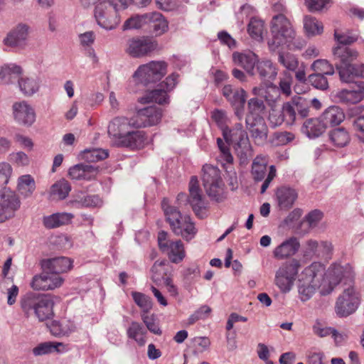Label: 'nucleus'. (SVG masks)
<instances>
[{"instance_id":"f257e3e1","label":"nucleus","mask_w":364,"mask_h":364,"mask_svg":"<svg viewBox=\"0 0 364 364\" xmlns=\"http://www.w3.org/2000/svg\"><path fill=\"white\" fill-rule=\"evenodd\" d=\"M271 36L268 44L272 50L282 46H286L289 50L298 48L294 42L296 32L290 21L282 14L273 16L271 21Z\"/></svg>"},{"instance_id":"f03ea898","label":"nucleus","mask_w":364,"mask_h":364,"mask_svg":"<svg viewBox=\"0 0 364 364\" xmlns=\"http://www.w3.org/2000/svg\"><path fill=\"white\" fill-rule=\"evenodd\" d=\"M20 304L27 316L33 314L40 321L50 319L53 316L54 301L48 294L28 292L21 298Z\"/></svg>"},{"instance_id":"7ed1b4c3","label":"nucleus","mask_w":364,"mask_h":364,"mask_svg":"<svg viewBox=\"0 0 364 364\" xmlns=\"http://www.w3.org/2000/svg\"><path fill=\"white\" fill-rule=\"evenodd\" d=\"M161 206L173 232L176 235L181 236L186 241L192 240L197 230L190 216L182 215L177 208L168 204L166 198L162 200Z\"/></svg>"},{"instance_id":"20e7f679","label":"nucleus","mask_w":364,"mask_h":364,"mask_svg":"<svg viewBox=\"0 0 364 364\" xmlns=\"http://www.w3.org/2000/svg\"><path fill=\"white\" fill-rule=\"evenodd\" d=\"M323 275L324 268L320 263H312L304 269L298 286L299 298L302 301L311 298L320 287Z\"/></svg>"},{"instance_id":"39448f33","label":"nucleus","mask_w":364,"mask_h":364,"mask_svg":"<svg viewBox=\"0 0 364 364\" xmlns=\"http://www.w3.org/2000/svg\"><path fill=\"white\" fill-rule=\"evenodd\" d=\"M167 73V63L164 61H151L140 65L133 77L145 85L159 81Z\"/></svg>"},{"instance_id":"423d86ee","label":"nucleus","mask_w":364,"mask_h":364,"mask_svg":"<svg viewBox=\"0 0 364 364\" xmlns=\"http://www.w3.org/2000/svg\"><path fill=\"white\" fill-rule=\"evenodd\" d=\"M299 267V261L292 259L290 262L280 267L276 272L274 284L281 292L287 294L291 291Z\"/></svg>"},{"instance_id":"0eeeda50","label":"nucleus","mask_w":364,"mask_h":364,"mask_svg":"<svg viewBox=\"0 0 364 364\" xmlns=\"http://www.w3.org/2000/svg\"><path fill=\"white\" fill-rule=\"evenodd\" d=\"M94 16L97 24L106 30L114 29L120 22L114 6L108 1H102L96 5Z\"/></svg>"},{"instance_id":"6e6552de","label":"nucleus","mask_w":364,"mask_h":364,"mask_svg":"<svg viewBox=\"0 0 364 364\" xmlns=\"http://www.w3.org/2000/svg\"><path fill=\"white\" fill-rule=\"evenodd\" d=\"M202 180L209 197L219 200L223 192L219 169L213 166L205 164L202 168Z\"/></svg>"},{"instance_id":"1a4fd4ad","label":"nucleus","mask_w":364,"mask_h":364,"mask_svg":"<svg viewBox=\"0 0 364 364\" xmlns=\"http://www.w3.org/2000/svg\"><path fill=\"white\" fill-rule=\"evenodd\" d=\"M139 126L135 118L125 117H116L112 119L108 125V135L114 146L118 145V141L122 140L132 129Z\"/></svg>"},{"instance_id":"9d476101","label":"nucleus","mask_w":364,"mask_h":364,"mask_svg":"<svg viewBox=\"0 0 364 364\" xmlns=\"http://www.w3.org/2000/svg\"><path fill=\"white\" fill-rule=\"evenodd\" d=\"M178 75L172 73L168 75L164 81L159 85V87L148 92L146 95L141 98L144 102H156L159 105L168 104L169 97L168 92L173 90L178 82Z\"/></svg>"},{"instance_id":"9b49d317","label":"nucleus","mask_w":364,"mask_h":364,"mask_svg":"<svg viewBox=\"0 0 364 364\" xmlns=\"http://www.w3.org/2000/svg\"><path fill=\"white\" fill-rule=\"evenodd\" d=\"M0 223L13 219L21 207L18 196L9 189L0 191Z\"/></svg>"},{"instance_id":"f8f14e48","label":"nucleus","mask_w":364,"mask_h":364,"mask_svg":"<svg viewBox=\"0 0 364 364\" xmlns=\"http://www.w3.org/2000/svg\"><path fill=\"white\" fill-rule=\"evenodd\" d=\"M359 304L360 299L358 293L353 287H348L338 298L335 311L339 317H347L357 310Z\"/></svg>"},{"instance_id":"ddd939ff","label":"nucleus","mask_w":364,"mask_h":364,"mask_svg":"<svg viewBox=\"0 0 364 364\" xmlns=\"http://www.w3.org/2000/svg\"><path fill=\"white\" fill-rule=\"evenodd\" d=\"M223 95L234 109L235 115L241 120L244 115L245 105L247 100V92L242 88L226 85L222 90Z\"/></svg>"},{"instance_id":"4468645a","label":"nucleus","mask_w":364,"mask_h":364,"mask_svg":"<svg viewBox=\"0 0 364 364\" xmlns=\"http://www.w3.org/2000/svg\"><path fill=\"white\" fill-rule=\"evenodd\" d=\"M158 243L160 250L168 255L172 262L178 263L184 258L185 252L182 242L168 240L166 232L162 230L159 232Z\"/></svg>"},{"instance_id":"2eb2a0df","label":"nucleus","mask_w":364,"mask_h":364,"mask_svg":"<svg viewBox=\"0 0 364 364\" xmlns=\"http://www.w3.org/2000/svg\"><path fill=\"white\" fill-rule=\"evenodd\" d=\"M282 111L287 125H291L296 120L297 116L301 118L309 115V106L306 100L298 97L285 102L282 105Z\"/></svg>"},{"instance_id":"dca6fc26","label":"nucleus","mask_w":364,"mask_h":364,"mask_svg":"<svg viewBox=\"0 0 364 364\" xmlns=\"http://www.w3.org/2000/svg\"><path fill=\"white\" fill-rule=\"evenodd\" d=\"M335 67L339 77H346V68L352 63L358 56V52L353 48L344 46H338L333 49Z\"/></svg>"},{"instance_id":"f3484780","label":"nucleus","mask_w":364,"mask_h":364,"mask_svg":"<svg viewBox=\"0 0 364 364\" xmlns=\"http://www.w3.org/2000/svg\"><path fill=\"white\" fill-rule=\"evenodd\" d=\"M63 282L64 279L60 275L43 270L40 274L33 277L31 286L34 290L48 291L60 287Z\"/></svg>"},{"instance_id":"a211bd4d","label":"nucleus","mask_w":364,"mask_h":364,"mask_svg":"<svg viewBox=\"0 0 364 364\" xmlns=\"http://www.w3.org/2000/svg\"><path fill=\"white\" fill-rule=\"evenodd\" d=\"M334 97L338 102L346 105L360 102L364 99V81L350 84L348 88L338 91Z\"/></svg>"},{"instance_id":"6ab92c4d","label":"nucleus","mask_w":364,"mask_h":364,"mask_svg":"<svg viewBox=\"0 0 364 364\" xmlns=\"http://www.w3.org/2000/svg\"><path fill=\"white\" fill-rule=\"evenodd\" d=\"M234 134L233 139H229L227 132L224 131V138L226 142L235 144V150L237 156L240 159V163L245 164L252 156V149L248 136L247 132H242V137L237 139V133H234Z\"/></svg>"},{"instance_id":"aec40b11","label":"nucleus","mask_w":364,"mask_h":364,"mask_svg":"<svg viewBox=\"0 0 364 364\" xmlns=\"http://www.w3.org/2000/svg\"><path fill=\"white\" fill-rule=\"evenodd\" d=\"M157 47L156 41L147 38H132L128 42L127 52L135 58L149 54Z\"/></svg>"},{"instance_id":"412c9836","label":"nucleus","mask_w":364,"mask_h":364,"mask_svg":"<svg viewBox=\"0 0 364 364\" xmlns=\"http://www.w3.org/2000/svg\"><path fill=\"white\" fill-rule=\"evenodd\" d=\"M162 117L161 108L150 106L141 109L137 112L135 120L138 122V127H151L160 122Z\"/></svg>"},{"instance_id":"4be33fe9","label":"nucleus","mask_w":364,"mask_h":364,"mask_svg":"<svg viewBox=\"0 0 364 364\" xmlns=\"http://www.w3.org/2000/svg\"><path fill=\"white\" fill-rule=\"evenodd\" d=\"M247 129L257 144H263L267 138L268 128L264 117L245 119Z\"/></svg>"},{"instance_id":"5701e85b","label":"nucleus","mask_w":364,"mask_h":364,"mask_svg":"<svg viewBox=\"0 0 364 364\" xmlns=\"http://www.w3.org/2000/svg\"><path fill=\"white\" fill-rule=\"evenodd\" d=\"M188 191V203L191 205L195 213L197 215H199L200 213L203 210L205 209L206 203L201 194V190L199 187V182L197 176H193L191 178Z\"/></svg>"},{"instance_id":"b1692460","label":"nucleus","mask_w":364,"mask_h":364,"mask_svg":"<svg viewBox=\"0 0 364 364\" xmlns=\"http://www.w3.org/2000/svg\"><path fill=\"white\" fill-rule=\"evenodd\" d=\"M30 27L26 23H19L4 38V44L10 47L21 48L26 45Z\"/></svg>"},{"instance_id":"393cba45","label":"nucleus","mask_w":364,"mask_h":364,"mask_svg":"<svg viewBox=\"0 0 364 364\" xmlns=\"http://www.w3.org/2000/svg\"><path fill=\"white\" fill-rule=\"evenodd\" d=\"M41 265L43 270L50 271L60 275V274L70 270L72 268L73 262L68 257H57L42 259Z\"/></svg>"},{"instance_id":"a878e982","label":"nucleus","mask_w":364,"mask_h":364,"mask_svg":"<svg viewBox=\"0 0 364 364\" xmlns=\"http://www.w3.org/2000/svg\"><path fill=\"white\" fill-rule=\"evenodd\" d=\"M14 116L20 124L31 126L36 121L34 109L27 102H16L13 105Z\"/></svg>"},{"instance_id":"bb28decb","label":"nucleus","mask_w":364,"mask_h":364,"mask_svg":"<svg viewBox=\"0 0 364 364\" xmlns=\"http://www.w3.org/2000/svg\"><path fill=\"white\" fill-rule=\"evenodd\" d=\"M297 198L298 192L293 188L283 186L277 189L276 199L280 210H289L292 208Z\"/></svg>"},{"instance_id":"cd10ccee","label":"nucleus","mask_w":364,"mask_h":364,"mask_svg":"<svg viewBox=\"0 0 364 364\" xmlns=\"http://www.w3.org/2000/svg\"><path fill=\"white\" fill-rule=\"evenodd\" d=\"M102 203V201L98 196L90 195L82 191L73 194L68 202V204L75 208L98 207Z\"/></svg>"},{"instance_id":"c85d7f7f","label":"nucleus","mask_w":364,"mask_h":364,"mask_svg":"<svg viewBox=\"0 0 364 364\" xmlns=\"http://www.w3.org/2000/svg\"><path fill=\"white\" fill-rule=\"evenodd\" d=\"M300 247V242L295 237H291L279 246H277L274 252V257L278 259H284L294 255Z\"/></svg>"},{"instance_id":"c756f323","label":"nucleus","mask_w":364,"mask_h":364,"mask_svg":"<svg viewBox=\"0 0 364 364\" xmlns=\"http://www.w3.org/2000/svg\"><path fill=\"white\" fill-rule=\"evenodd\" d=\"M98 173L97 167L85 164H78L70 168L68 174L74 180L90 181L94 179Z\"/></svg>"},{"instance_id":"7c9ffc66","label":"nucleus","mask_w":364,"mask_h":364,"mask_svg":"<svg viewBox=\"0 0 364 364\" xmlns=\"http://www.w3.org/2000/svg\"><path fill=\"white\" fill-rule=\"evenodd\" d=\"M232 60L235 64L243 68L251 75H255V68L258 60L257 55L252 51L234 53Z\"/></svg>"},{"instance_id":"2f4dec72","label":"nucleus","mask_w":364,"mask_h":364,"mask_svg":"<svg viewBox=\"0 0 364 364\" xmlns=\"http://www.w3.org/2000/svg\"><path fill=\"white\" fill-rule=\"evenodd\" d=\"M147 144V138L143 131L132 129L129 134L121 141H118L117 147H128L131 149H141Z\"/></svg>"},{"instance_id":"473e14b6","label":"nucleus","mask_w":364,"mask_h":364,"mask_svg":"<svg viewBox=\"0 0 364 364\" xmlns=\"http://www.w3.org/2000/svg\"><path fill=\"white\" fill-rule=\"evenodd\" d=\"M255 68L260 79L268 81V83L274 80L277 76V65L269 59H258Z\"/></svg>"},{"instance_id":"72a5a7b5","label":"nucleus","mask_w":364,"mask_h":364,"mask_svg":"<svg viewBox=\"0 0 364 364\" xmlns=\"http://www.w3.org/2000/svg\"><path fill=\"white\" fill-rule=\"evenodd\" d=\"M328 275L330 277V284L335 286L343 279L351 281L354 277V272L349 264L344 266L335 264L329 269Z\"/></svg>"},{"instance_id":"f704fd0d","label":"nucleus","mask_w":364,"mask_h":364,"mask_svg":"<svg viewBox=\"0 0 364 364\" xmlns=\"http://www.w3.org/2000/svg\"><path fill=\"white\" fill-rule=\"evenodd\" d=\"M326 129L321 116L317 118L306 119L301 127L302 132L309 139H315L321 136Z\"/></svg>"},{"instance_id":"c9c22d12","label":"nucleus","mask_w":364,"mask_h":364,"mask_svg":"<svg viewBox=\"0 0 364 364\" xmlns=\"http://www.w3.org/2000/svg\"><path fill=\"white\" fill-rule=\"evenodd\" d=\"M293 82V77L291 74L288 71H283L281 73V76L279 77V86L274 84L272 82H269L267 83V87L272 89L274 91L279 92V94H282L285 97H289L291 92V85ZM279 95H277V97H279Z\"/></svg>"},{"instance_id":"e433bc0d","label":"nucleus","mask_w":364,"mask_h":364,"mask_svg":"<svg viewBox=\"0 0 364 364\" xmlns=\"http://www.w3.org/2000/svg\"><path fill=\"white\" fill-rule=\"evenodd\" d=\"M147 25L152 28L156 36H161L166 33L168 28V23L164 16L159 12L148 13Z\"/></svg>"},{"instance_id":"4c0bfd02","label":"nucleus","mask_w":364,"mask_h":364,"mask_svg":"<svg viewBox=\"0 0 364 364\" xmlns=\"http://www.w3.org/2000/svg\"><path fill=\"white\" fill-rule=\"evenodd\" d=\"M323 123L327 128L340 124L345 119V114L341 108L338 106L328 107L321 115Z\"/></svg>"},{"instance_id":"58836bf2","label":"nucleus","mask_w":364,"mask_h":364,"mask_svg":"<svg viewBox=\"0 0 364 364\" xmlns=\"http://www.w3.org/2000/svg\"><path fill=\"white\" fill-rule=\"evenodd\" d=\"M74 215L68 213H53L43 218V225L49 229L55 228L61 225L68 224Z\"/></svg>"},{"instance_id":"ea45409f","label":"nucleus","mask_w":364,"mask_h":364,"mask_svg":"<svg viewBox=\"0 0 364 364\" xmlns=\"http://www.w3.org/2000/svg\"><path fill=\"white\" fill-rule=\"evenodd\" d=\"M67 350L66 346L60 342H44L33 348L35 356L44 355L53 352L64 353Z\"/></svg>"},{"instance_id":"a19ab883","label":"nucleus","mask_w":364,"mask_h":364,"mask_svg":"<svg viewBox=\"0 0 364 364\" xmlns=\"http://www.w3.org/2000/svg\"><path fill=\"white\" fill-rule=\"evenodd\" d=\"M21 73V67L16 65L0 66V84H9L18 80Z\"/></svg>"},{"instance_id":"79ce46f5","label":"nucleus","mask_w":364,"mask_h":364,"mask_svg":"<svg viewBox=\"0 0 364 364\" xmlns=\"http://www.w3.org/2000/svg\"><path fill=\"white\" fill-rule=\"evenodd\" d=\"M331 142L337 147L346 146L350 140V134L343 127L333 129L328 132Z\"/></svg>"},{"instance_id":"37998d69","label":"nucleus","mask_w":364,"mask_h":364,"mask_svg":"<svg viewBox=\"0 0 364 364\" xmlns=\"http://www.w3.org/2000/svg\"><path fill=\"white\" fill-rule=\"evenodd\" d=\"M265 108L263 100L258 97L250 99L247 102V113L245 119L263 117Z\"/></svg>"},{"instance_id":"c03bdc74","label":"nucleus","mask_w":364,"mask_h":364,"mask_svg":"<svg viewBox=\"0 0 364 364\" xmlns=\"http://www.w3.org/2000/svg\"><path fill=\"white\" fill-rule=\"evenodd\" d=\"M17 189L24 198L30 197L36 189L34 178L31 175H23L18 178Z\"/></svg>"},{"instance_id":"a18cd8bd","label":"nucleus","mask_w":364,"mask_h":364,"mask_svg":"<svg viewBox=\"0 0 364 364\" xmlns=\"http://www.w3.org/2000/svg\"><path fill=\"white\" fill-rule=\"evenodd\" d=\"M127 334L129 338L134 340L139 346L145 345L144 336L146 334V330L141 323L132 321L127 331Z\"/></svg>"},{"instance_id":"49530a36","label":"nucleus","mask_w":364,"mask_h":364,"mask_svg":"<svg viewBox=\"0 0 364 364\" xmlns=\"http://www.w3.org/2000/svg\"><path fill=\"white\" fill-rule=\"evenodd\" d=\"M267 161L262 156H257L252 164L251 173L255 181L259 182L264 179L267 174Z\"/></svg>"},{"instance_id":"de8ad7c7","label":"nucleus","mask_w":364,"mask_h":364,"mask_svg":"<svg viewBox=\"0 0 364 364\" xmlns=\"http://www.w3.org/2000/svg\"><path fill=\"white\" fill-rule=\"evenodd\" d=\"M71 191L70 183L65 179L56 181L50 187V195L59 200L65 199Z\"/></svg>"},{"instance_id":"09e8293b","label":"nucleus","mask_w":364,"mask_h":364,"mask_svg":"<svg viewBox=\"0 0 364 364\" xmlns=\"http://www.w3.org/2000/svg\"><path fill=\"white\" fill-rule=\"evenodd\" d=\"M304 28L308 36H316L323 32V25L316 18L306 16L304 18Z\"/></svg>"},{"instance_id":"8fccbe9b","label":"nucleus","mask_w":364,"mask_h":364,"mask_svg":"<svg viewBox=\"0 0 364 364\" xmlns=\"http://www.w3.org/2000/svg\"><path fill=\"white\" fill-rule=\"evenodd\" d=\"M345 70H346V77H340L343 82L349 83L355 77H364V64L350 63Z\"/></svg>"},{"instance_id":"3c124183","label":"nucleus","mask_w":364,"mask_h":364,"mask_svg":"<svg viewBox=\"0 0 364 364\" xmlns=\"http://www.w3.org/2000/svg\"><path fill=\"white\" fill-rule=\"evenodd\" d=\"M278 62L284 66L286 71H296L299 68V63L298 58L289 53H279Z\"/></svg>"},{"instance_id":"603ef678","label":"nucleus","mask_w":364,"mask_h":364,"mask_svg":"<svg viewBox=\"0 0 364 364\" xmlns=\"http://www.w3.org/2000/svg\"><path fill=\"white\" fill-rule=\"evenodd\" d=\"M247 31L252 38L257 41H262L264 31V22L260 19L252 18L248 24Z\"/></svg>"},{"instance_id":"864d4df0","label":"nucleus","mask_w":364,"mask_h":364,"mask_svg":"<svg viewBox=\"0 0 364 364\" xmlns=\"http://www.w3.org/2000/svg\"><path fill=\"white\" fill-rule=\"evenodd\" d=\"M311 68L315 73L324 75H333L335 73L333 65L329 63L328 60L323 59L315 60Z\"/></svg>"},{"instance_id":"5fc2aeb1","label":"nucleus","mask_w":364,"mask_h":364,"mask_svg":"<svg viewBox=\"0 0 364 364\" xmlns=\"http://www.w3.org/2000/svg\"><path fill=\"white\" fill-rule=\"evenodd\" d=\"M148 13L136 15L128 18L123 25L124 30L138 29L147 25Z\"/></svg>"},{"instance_id":"6e6d98bb","label":"nucleus","mask_w":364,"mask_h":364,"mask_svg":"<svg viewBox=\"0 0 364 364\" xmlns=\"http://www.w3.org/2000/svg\"><path fill=\"white\" fill-rule=\"evenodd\" d=\"M109 156L108 151L106 149H92L85 150L83 152L82 158L88 162H97L107 158Z\"/></svg>"},{"instance_id":"4d7b16f0","label":"nucleus","mask_w":364,"mask_h":364,"mask_svg":"<svg viewBox=\"0 0 364 364\" xmlns=\"http://www.w3.org/2000/svg\"><path fill=\"white\" fill-rule=\"evenodd\" d=\"M132 296L135 304L141 309L144 314H146L152 309V301L149 296L137 291H133Z\"/></svg>"},{"instance_id":"13d9d810","label":"nucleus","mask_w":364,"mask_h":364,"mask_svg":"<svg viewBox=\"0 0 364 364\" xmlns=\"http://www.w3.org/2000/svg\"><path fill=\"white\" fill-rule=\"evenodd\" d=\"M18 80L21 91L26 95H32L38 90V83L35 79L26 77Z\"/></svg>"},{"instance_id":"bf43d9fd","label":"nucleus","mask_w":364,"mask_h":364,"mask_svg":"<svg viewBox=\"0 0 364 364\" xmlns=\"http://www.w3.org/2000/svg\"><path fill=\"white\" fill-rule=\"evenodd\" d=\"M166 261H156L154 262V265L151 269V279L154 282L158 283L162 280L163 277L166 276L168 269L166 267Z\"/></svg>"},{"instance_id":"052dcab7","label":"nucleus","mask_w":364,"mask_h":364,"mask_svg":"<svg viewBox=\"0 0 364 364\" xmlns=\"http://www.w3.org/2000/svg\"><path fill=\"white\" fill-rule=\"evenodd\" d=\"M335 39L338 41L340 46L350 45L355 42L358 38V33L354 31H347L345 33H338L335 31L334 33Z\"/></svg>"},{"instance_id":"680f3d73","label":"nucleus","mask_w":364,"mask_h":364,"mask_svg":"<svg viewBox=\"0 0 364 364\" xmlns=\"http://www.w3.org/2000/svg\"><path fill=\"white\" fill-rule=\"evenodd\" d=\"M308 82L315 88L326 90L328 88V82L324 75L313 73L309 75Z\"/></svg>"},{"instance_id":"e2e57ef3","label":"nucleus","mask_w":364,"mask_h":364,"mask_svg":"<svg viewBox=\"0 0 364 364\" xmlns=\"http://www.w3.org/2000/svg\"><path fill=\"white\" fill-rule=\"evenodd\" d=\"M211 312V309L207 306L203 305L197 309L193 314H192L188 319V324L192 325L199 320L206 319Z\"/></svg>"},{"instance_id":"0e129e2a","label":"nucleus","mask_w":364,"mask_h":364,"mask_svg":"<svg viewBox=\"0 0 364 364\" xmlns=\"http://www.w3.org/2000/svg\"><path fill=\"white\" fill-rule=\"evenodd\" d=\"M141 319L150 332L156 335H161L162 333L159 324L156 322L154 315L149 316L146 314H142Z\"/></svg>"},{"instance_id":"69168bd1","label":"nucleus","mask_w":364,"mask_h":364,"mask_svg":"<svg viewBox=\"0 0 364 364\" xmlns=\"http://www.w3.org/2000/svg\"><path fill=\"white\" fill-rule=\"evenodd\" d=\"M217 144L220 151V158L223 161L227 163L233 162V156L230 152L229 147L220 138L217 139Z\"/></svg>"},{"instance_id":"338daca9","label":"nucleus","mask_w":364,"mask_h":364,"mask_svg":"<svg viewBox=\"0 0 364 364\" xmlns=\"http://www.w3.org/2000/svg\"><path fill=\"white\" fill-rule=\"evenodd\" d=\"M12 173V168L8 163L0 164V185L4 186L9 183Z\"/></svg>"},{"instance_id":"774afa93","label":"nucleus","mask_w":364,"mask_h":364,"mask_svg":"<svg viewBox=\"0 0 364 364\" xmlns=\"http://www.w3.org/2000/svg\"><path fill=\"white\" fill-rule=\"evenodd\" d=\"M212 118L215 122V123L223 129V132L225 131L224 128L226 127L228 122V117L226 112L221 109H215L212 113Z\"/></svg>"}]
</instances>
